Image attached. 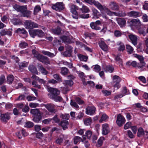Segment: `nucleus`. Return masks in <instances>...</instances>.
Returning <instances> with one entry per match:
<instances>
[{
  "mask_svg": "<svg viewBox=\"0 0 148 148\" xmlns=\"http://www.w3.org/2000/svg\"><path fill=\"white\" fill-rule=\"evenodd\" d=\"M29 32L31 36L33 38H34L36 36L42 37L44 35V32L41 30L34 29L30 30L29 31Z\"/></svg>",
  "mask_w": 148,
  "mask_h": 148,
  "instance_id": "obj_3",
  "label": "nucleus"
},
{
  "mask_svg": "<svg viewBox=\"0 0 148 148\" xmlns=\"http://www.w3.org/2000/svg\"><path fill=\"white\" fill-rule=\"evenodd\" d=\"M144 134V131L143 129L141 128H139L137 133V136L138 137H140L141 136L143 135Z\"/></svg>",
  "mask_w": 148,
  "mask_h": 148,
  "instance_id": "obj_43",
  "label": "nucleus"
},
{
  "mask_svg": "<svg viewBox=\"0 0 148 148\" xmlns=\"http://www.w3.org/2000/svg\"><path fill=\"white\" fill-rule=\"evenodd\" d=\"M85 1L90 5L94 4L98 9L100 8V6H101L100 3L98 1H95V0H85Z\"/></svg>",
  "mask_w": 148,
  "mask_h": 148,
  "instance_id": "obj_15",
  "label": "nucleus"
},
{
  "mask_svg": "<svg viewBox=\"0 0 148 148\" xmlns=\"http://www.w3.org/2000/svg\"><path fill=\"white\" fill-rule=\"evenodd\" d=\"M22 15L24 17H29L31 15V11L26 10L22 14Z\"/></svg>",
  "mask_w": 148,
  "mask_h": 148,
  "instance_id": "obj_59",
  "label": "nucleus"
},
{
  "mask_svg": "<svg viewBox=\"0 0 148 148\" xmlns=\"http://www.w3.org/2000/svg\"><path fill=\"white\" fill-rule=\"evenodd\" d=\"M114 36L116 37H119L122 35L121 32L119 30H116L114 31Z\"/></svg>",
  "mask_w": 148,
  "mask_h": 148,
  "instance_id": "obj_50",
  "label": "nucleus"
},
{
  "mask_svg": "<svg viewBox=\"0 0 148 148\" xmlns=\"http://www.w3.org/2000/svg\"><path fill=\"white\" fill-rule=\"evenodd\" d=\"M38 70L43 75H46L48 73V72L42 66H39Z\"/></svg>",
  "mask_w": 148,
  "mask_h": 148,
  "instance_id": "obj_30",
  "label": "nucleus"
},
{
  "mask_svg": "<svg viewBox=\"0 0 148 148\" xmlns=\"http://www.w3.org/2000/svg\"><path fill=\"white\" fill-rule=\"evenodd\" d=\"M10 118L9 114L7 113L5 114H2L1 115V119L3 122H6Z\"/></svg>",
  "mask_w": 148,
  "mask_h": 148,
  "instance_id": "obj_21",
  "label": "nucleus"
},
{
  "mask_svg": "<svg viewBox=\"0 0 148 148\" xmlns=\"http://www.w3.org/2000/svg\"><path fill=\"white\" fill-rule=\"evenodd\" d=\"M34 125V123L32 122L28 121L26 123L25 127L28 128H30L33 127Z\"/></svg>",
  "mask_w": 148,
  "mask_h": 148,
  "instance_id": "obj_61",
  "label": "nucleus"
},
{
  "mask_svg": "<svg viewBox=\"0 0 148 148\" xmlns=\"http://www.w3.org/2000/svg\"><path fill=\"white\" fill-rule=\"evenodd\" d=\"M70 104L72 107L75 108L76 109H78L79 108V106L74 101L71 100Z\"/></svg>",
  "mask_w": 148,
  "mask_h": 148,
  "instance_id": "obj_44",
  "label": "nucleus"
},
{
  "mask_svg": "<svg viewBox=\"0 0 148 148\" xmlns=\"http://www.w3.org/2000/svg\"><path fill=\"white\" fill-rule=\"evenodd\" d=\"M132 123L130 122H127L124 125V129L127 130L132 127Z\"/></svg>",
  "mask_w": 148,
  "mask_h": 148,
  "instance_id": "obj_55",
  "label": "nucleus"
},
{
  "mask_svg": "<svg viewBox=\"0 0 148 148\" xmlns=\"http://www.w3.org/2000/svg\"><path fill=\"white\" fill-rule=\"evenodd\" d=\"M72 51L70 49L69 51H66L63 53V55L65 56H71Z\"/></svg>",
  "mask_w": 148,
  "mask_h": 148,
  "instance_id": "obj_62",
  "label": "nucleus"
},
{
  "mask_svg": "<svg viewBox=\"0 0 148 148\" xmlns=\"http://www.w3.org/2000/svg\"><path fill=\"white\" fill-rule=\"evenodd\" d=\"M140 14L139 12L134 11H131L127 13V15L129 16L134 18L139 16H140Z\"/></svg>",
  "mask_w": 148,
  "mask_h": 148,
  "instance_id": "obj_20",
  "label": "nucleus"
},
{
  "mask_svg": "<svg viewBox=\"0 0 148 148\" xmlns=\"http://www.w3.org/2000/svg\"><path fill=\"white\" fill-rule=\"evenodd\" d=\"M126 49L129 54H132L134 51L133 48L129 45H126Z\"/></svg>",
  "mask_w": 148,
  "mask_h": 148,
  "instance_id": "obj_34",
  "label": "nucleus"
},
{
  "mask_svg": "<svg viewBox=\"0 0 148 148\" xmlns=\"http://www.w3.org/2000/svg\"><path fill=\"white\" fill-rule=\"evenodd\" d=\"M82 138L79 136H75L73 138L74 143L75 144H76L79 142L81 140L82 141Z\"/></svg>",
  "mask_w": 148,
  "mask_h": 148,
  "instance_id": "obj_58",
  "label": "nucleus"
},
{
  "mask_svg": "<svg viewBox=\"0 0 148 148\" xmlns=\"http://www.w3.org/2000/svg\"><path fill=\"white\" fill-rule=\"evenodd\" d=\"M84 124L86 125H88L92 123V120L90 117L85 119L84 121Z\"/></svg>",
  "mask_w": 148,
  "mask_h": 148,
  "instance_id": "obj_35",
  "label": "nucleus"
},
{
  "mask_svg": "<svg viewBox=\"0 0 148 148\" xmlns=\"http://www.w3.org/2000/svg\"><path fill=\"white\" fill-rule=\"evenodd\" d=\"M25 26L27 29H30L38 27L37 24L29 20H27L25 21Z\"/></svg>",
  "mask_w": 148,
  "mask_h": 148,
  "instance_id": "obj_4",
  "label": "nucleus"
},
{
  "mask_svg": "<svg viewBox=\"0 0 148 148\" xmlns=\"http://www.w3.org/2000/svg\"><path fill=\"white\" fill-rule=\"evenodd\" d=\"M115 60L116 61L119 63V66H123V62L121 59L120 58V56H117L115 57Z\"/></svg>",
  "mask_w": 148,
  "mask_h": 148,
  "instance_id": "obj_38",
  "label": "nucleus"
},
{
  "mask_svg": "<svg viewBox=\"0 0 148 148\" xmlns=\"http://www.w3.org/2000/svg\"><path fill=\"white\" fill-rule=\"evenodd\" d=\"M61 30L59 27H57L53 30V32L55 34H59L61 33Z\"/></svg>",
  "mask_w": 148,
  "mask_h": 148,
  "instance_id": "obj_49",
  "label": "nucleus"
},
{
  "mask_svg": "<svg viewBox=\"0 0 148 148\" xmlns=\"http://www.w3.org/2000/svg\"><path fill=\"white\" fill-rule=\"evenodd\" d=\"M30 113L34 116L33 119V121L38 123L42 118L43 113L38 109H32L30 110Z\"/></svg>",
  "mask_w": 148,
  "mask_h": 148,
  "instance_id": "obj_1",
  "label": "nucleus"
},
{
  "mask_svg": "<svg viewBox=\"0 0 148 148\" xmlns=\"http://www.w3.org/2000/svg\"><path fill=\"white\" fill-rule=\"evenodd\" d=\"M102 134L104 135L108 134L110 132V129L107 123L103 124L102 125Z\"/></svg>",
  "mask_w": 148,
  "mask_h": 148,
  "instance_id": "obj_14",
  "label": "nucleus"
},
{
  "mask_svg": "<svg viewBox=\"0 0 148 148\" xmlns=\"http://www.w3.org/2000/svg\"><path fill=\"white\" fill-rule=\"evenodd\" d=\"M29 70L33 73L38 75V72L36 68L33 65L29 66Z\"/></svg>",
  "mask_w": 148,
  "mask_h": 148,
  "instance_id": "obj_28",
  "label": "nucleus"
},
{
  "mask_svg": "<svg viewBox=\"0 0 148 148\" xmlns=\"http://www.w3.org/2000/svg\"><path fill=\"white\" fill-rule=\"evenodd\" d=\"M104 138L103 137H101L98 139L97 141V147H99L101 146L103 143V141L104 140Z\"/></svg>",
  "mask_w": 148,
  "mask_h": 148,
  "instance_id": "obj_46",
  "label": "nucleus"
},
{
  "mask_svg": "<svg viewBox=\"0 0 148 148\" xmlns=\"http://www.w3.org/2000/svg\"><path fill=\"white\" fill-rule=\"evenodd\" d=\"M145 65L146 63L144 61L140 62L138 63L137 67L141 71H146L147 69Z\"/></svg>",
  "mask_w": 148,
  "mask_h": 148,
  "instance_id": "obj_17",
  "label": "nucleus"
},
{
  "mask_svg": "<svg viewBox=\"0 0 148 148\" xmlns=\"http://www.w3.org/2000/svg\"><path fill=\"white\" fill-rule=\"evenodd\" d=\"M47 90L48 91L50 92L52 94L51 96V97H52L53 96L58 95L60 93V91L56 88H54L51 87H49L48 88Z\"/></svg>",
  "mask_w": 148,
  "mask_h": 148,
  "instance_id": "obj_12",
  "label": "nucleus"
},
{
  "mask_svg": "<svg viewBox=\"0 0 148 148\" xmlns=\"http://www.w3.org/2000/svg\"><path fill=\"white\" fill-rule=\"evenodd\" d=\"M92 136V132L90 130H88L85 132V134L83 135L82 138L84 136V137H86L88 139L90 140Z\"/></svg>",
  "mask_w": 148,
  "mask_h": 148,
  "instance_id": "obj_23",
  "label": "nucleus"
},
{
  "mask_svg": "<svg viewBox=\"0 0 148 148\" xmlns=\"http://www.w3.org/2000/svg\"><path fill=\"white\" fill-rule=\"evenodd\" d=\"M96 110V108L94 106H89L86 109V113L88 115H92L95 114Z\"/></svg>",
  "mask_w": 148,
  "mask_h": 148,
  "instance_id": "obj_10",
  "label": "nucleus"
},
{
  "mask_svg": "<svg viewBox=\"0 0 148 148\" xmlns=\"http://www.w3.org/2000/svg\"><path fill=\"white\" fill-rule=\"evenodd\" d=\"M75 100L79 105L83 104L84 103V101L79 97H76L75 99Z\"/></svg>",
  "mask_w": 148,
  "mask_h": 148,
  "instance_id": "obj_57",
  "label": "nucleus"
},
{
  "mask_svg": "<svg viewBox=\"0 0 148 148\" xmlns=\"http://www.w3.org/2000/svg\"><path fill=\"white\" fill-rule=\"evenodd\" d=\"M138 63L135 61H133L132 62L128 61L127 62L126 64L127 66H132L133 67H137Z\"/></svg>",
  "mask_w": 148,
  "mask_h": 148,
  "instance_id": "obj_29",
  "label": "nucleus"
},
{
  "mask_svg": "<svg viewBox=\"0 0 148 148\" xmlns=\"http://www.w3.org/2000/svg\"><path fill=\"white\" fill-rule=\"evenodd\" d=\"M52 8L56 11H60L64 9V5L62 2H57L52 5Z\"/></svg>",
  "mask_w": 148,
  "mask_h": 148,
  "instance_id": "obj_6",
  "label": "nucleus"
},
{
  "mask_svg": "<svg viewBox=\"0 0 148 148\" xmlns=\"http://www.w3.org/2000/svg\"><path fill=\"white\" fill-rule=\"evenodd\" d=\"M132 25L136 27L137 28L141 25V22L138 18L133 19L131 21Z\"/></svg>",
  "mask_w": 148,
  "mask_h": 148,
  "instance_id": "obj_19",
  "label": "nucleus"
},
{
  "mask_svg": "<svg viewBox=\"0 0 148 148\" xmlns=\"http://www.w3.org/2000/svg\"><path fill=\"white\" fill-rule=\"evenodd\" d=\"M51 98L56 101H61L62 100V98L61 97L58 96V95L53 96L52 97H51Z\"/></svg>",
  "mask_w": 148,
  "mask_h": 148,
  "instance_id": "obj_40",
  "label": "nucleus"
},
{
  "mask_svg": "<svg viewBox=\"0 0 148 148\" xmlns=\"http://www.w3.org/2000/svg\"><path fill=\"white\" fill-rule=\"evenodd\" d=\"M27 46V44L23 41H21L19 44V47L21 48H25Z\"/></svg>",
  "mask_w": 148,
  "mask_h": 148,
  "instance_id": "obj_54",
  "label": "nucleus"
},
{
  "mask_svg": "<svg viewBox=\"0 0 148 148\" xmlns=\"http://www.w3.org/2000/svg\"><path fill=\"white\" fill-rule=\"evenodd\" d=\"M71 12L72 13H76L78 9V7L75 5H72L70 7Z\"/></svg>",
  "mask_w": 148,
  "mask_h": 148,
  "instance_id": "obj_39",
  "label": "nucleus"
},
{
  "mask_svg": "<svg viewBox=\"0 0 148 148\" xmlns=\"http://www.w3.org/2000/svg\"><path fill=\"white\" fill-rule=\"evenodd\" d=\"M112 80V84L115 89L117 90L121 87L120 82L121 81V79L118 76L114 75L113 77Z\"/></svg>",
  "mask_w": 148,
  "mask_h": 148,
  "instance_id": "obj_2",
  "label": "nucleus"
},
{
  "mask_svg": "<svg viewBox=\"0 0 148 148\" xmlns=\"http://www.w3.org/2000/svg\"><path fill=\"white\" fill-rule=\"evenodd\" d=\"M117 22L121 27L125 26L126 23V21L124 18H119L117 20Z\"/></svg>",
  "mask_w": 148,
  "mask_h": 148,
  "instance_id": "obj_24",
  "label": "nucleus"
},
{
  "mask_svg": "<svg viewBox=\"0 0 148 148\" xmlns=\"http://www.w3.org/2000/svg\"><path fill=\"white\" fill-rule=\"evenodd\" d=\"M79 58L81 61H86L88 59V57L82 55L81 54H79L78 55Z\"/></svg>",
  "mask_w": 148,
  "mask_h": 148,
  "instance_id": "obj_47",
  "label": "nucleus"
},
{
  "mask_svg": "<svg viewBox=\"0 0 148 148\" xmlns=\"http://www.w3.org/2000/svg\"><path fill=\"white\" fill-rule=\"evenodd\" d=\"M69 72L68 69L66 67H62L61 69V73L63 75L67 74Z\"/></svg>",
  "mask_w": 148,
  "mask_h": 148,
  "instance_id": "obj_45",
  "label": "nucleus"
},
{
  "mask_svg": "<svg viewBox=\"0 0 148 148\" xmlns=\"http://www.w3.org/2000/svg\"><path fill=\"white\" fill-rule=\"evenodd\" d=\"M73 84V82L71 80H66L64 81L63 84L64 86L68 87V86H71Z\"/></svg>",
  "mask_w": 148,
  "mask_h": 148,
  "instance_id": "obj_32",
  "label": "nucleus"
},
{
  "mask_svg": "<svg viewBox=\"0 0 148 148\" xmlns=\"http://www.w3.org/2000/svg\"><path fill=\"white\" fill-rule=\"evenodd\" d=\"M16 32L17 33H21L24 34H25L27 33L26 31L24 28H18L16 30Z\"/></svg>",
  "mask_w": 148,
  "mask_h": 148,
  "instance_id": "obj_56",
  "label": "nucleus"
},
{
  "mask_svg": "<svg viewBox=\"0 0 148 148\" xmlns=\"http://www.w3.org/2000/svg\"><path fill=\"white\" fill-rule=\"evenodd\" d=\"M53 77L54 78L56 79L58 81L62 82L61 78L58 74H54L53 75Z\"/></svg>",
  "mask_w": 148,
  "mask_h": 148,
  "instance_id": "obj_64",
  "label": "nucleus"
},
{
  "mask_svg": "<svg viewBox=\"0 0 148 148\" xmlns=\"http://www.w3.org/2000/svg\"><path fill=\"white\" fill-rule=\"evenodd\" d=\"M38 57V60L43 63L46 64H50L49 59L47 57L42 55H39Z\"/></svg>",
  "mask_w": 148,
  "mask_h": 148,
  "instance_id": "obj_9",
  "label": "nucleus"
},
{
  "mask_svg": "<svg viewBox=\"0 0 148 148\" xmlns=\"http://www.w3.org/2000/svg\"><path fill=\"white\" fill-rule=\"evenodd\" d=\"M114 70V68L112 66H107L105 68V71L111 73Z\"/></svg>",
  "mask_w": 148,
  "mask_h": 148,
  "instance_id": "obj_41",
  "label": "nucleus"
},
{
  "mask_svg": "<svg viewBox=\"0 0 148 148\" xmlns=\"http://www.w3.org/2000/svg\"><path fill=\"white\" fill-rule=\"evenodd\" d=\"M125 119L124 117L120 114H119L117 116L116 122L118 126H121L125 123Z\"/></svg>",
  "mask_w": 148,
  "mask_h": 148,
  "instance_id": "obj_7",
  "label": "nucleus"
},
{
  "mask_svg": "<svg viewBox=\"0 0 148 148\" xmlns=\"http://www.w3.org/2000/svg\"><path fill=\"white\" fill-rule=\"evenodd\" d=\"M121 94L123 95V96L125 95L126 94H128L129 93V92L128 91V90L127 89L126 87H123L122 90L121 91Z\"/></svg>",
  "mask_w": 148,
  "mask_h": 148,
  "instance_id": "obj_53",
  "label": "nucleus"
},
{
  "mask_svg": "<svg viewBox=\"0 0 148 148\" xmlns=\"http://www.w3.org/2000/svg\"><path fill=\"white\" fill-rule=\"evenodd\" d=\"M108 7L110 10L114 11H118L119 8L118 4L114 1L110 2Z\"/></svg>",
  "mask_w": 148,
  "mask_h": 148,
  "instance_id": "obj_8",
  "label": "nucleus"
},
{
  "mask_svg": "<svg viewBox=\"0 0 148 148\" xmlns=\"http://www.w3.org/2000/svg\"><path fill=\"white\" fill-rule=\"evenodd\" d=\"M101 6H100V8H98L101 11L103 10L105 11L107 14L110 16H111L113 15H116V13L112 12L110 10V9L109 8H108L105 6H103L101 4Z\"/></svg>",
  "mask_w": 148,
  "mask_h": 148,
  "instance_id": "obj_5",
  "label": "nucleus"
},
{
  "mask_svg": "<svg viewBox=\"0 0 148 148\" xmlns=\"http://www.w3.org/2000/svg\"><path fill=\"white\" fill-rule=\"evenodd\" d=\"M61 90L63 93L66 94L70 90L69 87L66 86H65L64 87H61Z\"/></svg>",
  "mask_w": 148,
  "mask_h": 148,
  "instance_id": "obj_48",
  "label": "nucleus"
},
{
  "mask_svg": "<svg viewBox=\"0 0 148 148\" xmlns=\"http://www.w3.org/2000/svg\"><path fill=\"white\" fill-rule=\"evenodd\" d=\"M14 77L13 75H9L7 78V82L8 84H10L12 83Z\"/></svg>",
  "mask_w": 148,
  "mask_h": 148,
  "instance_id": "obj_51",
  "label": "nucleus"
},
{
  "mask_svg": "<svg viewBox=\"0 0 148 148\" xmlns=\"http://www.w3.org/2000/svg\"><path fill=\"white\" fill-rule=\"evenodd\" d=\"M14 8L16 11L20 12L22 14L27 10L26 6H20L17 5H15L13 6Z\"/></svg>",
  "mask_w": 148,
  "mask_h": 148,
  "instance_id": "obj_11",
  "label": "nucleus"
},
{
  "mask_svg": "<svg viewBox=\"0 0 148 148\" xmlns=\"http://www.w3.org/2000/svg\"><path fill=\"white\" fill-rule=\"evenodd\" d=\"M69 122L67 120L62 121L59 124V125L62 127L64 130H65L67 128Z\"/></svg>",
  "mask_w": 148,
  "mask_h": 148,
  "instance_id": "obj_22",
  "label": "nucleus"
},
{
  "mask_svg": "<svg viewBox=\"0 0 148 148\" xmlns=\"http://www.w3.org/2000/svg\"><path fill=\"white\" fill-rule=\"evenodd\" d=\"M29 106L31 108H35L39 106V104L36 103H29Z\"/></svg>",
  "mask_w": 148,
  "mask_h": 148,
  "instance_id": "obj_63",
  "label": "nucleus"
},
{
  "mask_svg": "<svg viewBox=\"0 0 148 148\" xmlns=\"http://www.w3.org/2000/svg\"><path fill=\"white\" fill-rule=\"evenodd\" d=\"M94 66L93 70L96 72H98L101 70V68L100 66L98 65H95L93 66Z\"/></svg>",
  "mask_w": 148,
  "mask_h": 148,
  "instance_id": "obj_60",
  "label": "nucleus"
},
{
  "mask_svg": "<svg viewBox=\"0 0 148 148\" xmlns=\"http://www.w3.org/2000/svg\"><path fill=\"white\" fill-rule=\"evenodd\" d=\"M42 53L44 55H47L49 57L51 58H53L56 56V54L50 52L49 51H42Z\"/></svg>",
  "mask_w": 148,
  "mask_h": 148,
  "instance_id": "obj_31",
  "label": "nucleus"
},
{
  "mask_svg": "<svg viewBox=\"0 0 148 148\" xmlns=\"http://www.w3.org/2000/svg\"><path fill=\"white\" fill-rule=\"evenodd\" d=\"M99 45L101 48L104 51L107 52L108 48V46L103 41H101L99 43Z\"/></svg>",
  "mask_w": 148,
  "mask_h": 148,
  "instance_id": "obj_18",
  "label": "nucleus"
},
{
  "mask_svg": "<svg viewBox=\"0 0 148 148\" xmlns=\"http://www.w3.org/2000/svg\"><path fill=\"white\" fill-rule=\"evenodd\" d=\"M128 37L134 46H136L137 44V36L132 34L128 35Z\"/></svg>",
  "mask_w": 148,
  "mask_h": 148,
  "instance_id": "obj_13",
  "label": "nucleus"
},
{
  "mask_svg": "<svg viewBox=\"0 0 148 148\" xmlns=\"http://www.w3.org/2000/svg\"><path fill=\"white\" fill-rule=\"evenodd\" d=\"M92 18L95 19H97L99 18V11L95 9H93L92 10Z\"/></svg>",
  "mask_w": 148,
  "mask_h": 148,
  "instance_id": "obj_26",
  "label": "nucleus"
},
{
  "mask_svg": "<svg viewBox=\"0 0 148 148\" xmlns=\"http://www.w3.org/2000/svg\"><path fill=\"white\" fill-rule=\"evenodd\" d=\"M108 119V116L105 114H103L99 120V122L102 123L103 121H107Z\"/></svg>",
  "mask_w": 148,
  "mask_h": 148,
  "instance_id": "obj_33",
  "label": "nucleus"
},
{
  "mask_svg": "<svg viewBox=\"0 0 148 148\" xmlns=\"http://www.w3.org/2000/svg\"><path fill=\"white\" fill-rule=\"evenodd\" d=\"M43 106L50 112H54L55 111V106L53 104L50 103L44 104Z\"/></svg>",
  "mask_w": 148,
  "mask_h": 148,
  "instance_id": "obj_16",
  "label": "nucleus"
},
{
  "mask_svg": "<svg viewBox=\"0 0 148 148\" xmlns=\"http://www.w3.org/2000/svg\"><path fill=\"white\" fill-rule=\"evenodd\" d=\"M134 56L138 59L140 61V62L144 61V58L143 57L141 56L138 55L136 54H133Z\"/></svg>",
  "mask_w": 148,
  "mask_h": 148,
  "instance_id": "obj_52",
  "label": "nucleus"
},
{
  "mask_svg": "<svg viewBox=\"0 0 148 148\" xmlns=\"http://www.w3.org/2000/svg\"><path fill=\"white\" fill-rule=\"evenodd\" d=\"M41 10V8L40 5H37L35 6L34 8V15L36 14H37Z\"/></svg>",
  "mask_w": 148,
  "mask_h": 148,
  "instance_id": "obj_42",
  "label": "nucleus"
},
{
  "mask_svg": "<svg viewBox=\"0 0 148 148\" xmlns=\"http://www.w3.org/2000/svg\"><path fill=\"white\" fill-rule=\"evenodd\" d=\"M90 26L92 29L96 30H99L101 29V27L98 26L95 22H92L90 24Z\"/></svg>",
  "mask_w": 148,
  "mask_h": 148,
  "instance_id": "obj_27",
  "label": "nucleus"
},
{
  "mask_svg": "<svg viewBox=\"0 0 148 148\" xmlns=\"http://www.w3.org/2000/svg\"><path fill=\"white\" fill-rule=\"evenodd\" d=\"M125 47L124 45L121 42H120L119 44L118 50L119 51H123L125 49Z\"/></svg>",
  "mask_w": 148,
  "mask_h": 148,
  "instance_id": "obj_36",
  "label": "nucleus"
},
{
  "mask_svg": "<svg viewBox=\"0 0 148 148\" xmlns=\"http://www.w3.org/2000/svg\"><path fill=\"white\" fill-rule=\"evenodd\" d=\"M82 142L84 144L85 147H88L90 145V143L88 140H87L86 138L84 137V136L82 138Z\"/></svg>",
  "mask_w": 148,
  "mask_h": 148,
  "instance_id": "obj_25",
  "label": "nucleus"
},
{
  "mask_svg": "<svg viewBox=\"0 0 148 148\" xmlns=\"http://www.w3.org/2000/svg\"><path fill=\"white\" fill-rule=\"evenodd\" d=\"M80 10L83 13H87L90 11V10L88 7L84 5H82V8H81Z\"/></svg>",
  "mask_w": 148,
  "mask_h": 148,
  "instance_id": "obj_37",
  "label": "nucleus"
}]
</instances>
